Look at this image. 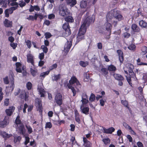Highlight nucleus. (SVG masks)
I'll list each match as a JSON object with an SVG mask.
<instances>
[{
    "label": "nucleus",
    "instance_id": "obj_1",
    "mask_svg": "<svg viewBox=\"0 0 147 147\" xmlns=\"http://www.w3.org/2000/svg\"><path fill=\"white\" fill-rule=\"evenodd\" d=\"M94 16H92V18L90 19L89 17H87L84 21L83 24L80 28L78 36L77 37V41H79L84 39V34L86 32L87 27L89 25L90 23L93 22L94 20Z\"/></svg>",
    "mask_w": 147,
    "mask_h": 147
},
{
    "label": "nucleus",
    "instance_id": "obj_2",
    "mask_svg": "<svg viewBox=\"0 0 147 147\" xmlns=\"http://www.w3.org/2000/svg\"><path fill=\"white\" fill-rule=\"evenodd\" d=\"M123 19V17L117 11L112 10L107 15V21L109 22L111 21V23L114 24L115 26L117 23V21L115 20L116 19L120 21Z\"/></svg>",
    "mask_w": 147,
    "mask_h": 147
},
{
    "label": "nucleus",
    "instance_id": "obj_3",
    "mask_svg": "<svg viewBox=\"0 0 147 147\" xmlns=\"http://www.w3.org/2000/svg\"><path fill=\"white\" fill-rule=\"evenodd\" d=\"M69 84L67 85L68 88L71 90L73 96L76 95V92L79 91V88L81 87V85L79 81L75 77L71 78L69 81Z\"/></svg>",
    "mask_w": 147,
    "mask_h": 147
},
{
    "label": "nucleus",
    "instance_id": "obj_4",
    "mask_svg": "<svg viewBox=\"0 0 147 147\" xmlns=\"http://www.w3.org/2000/svg\"><path fill=\"white\" fill-rule=\"evenodd\" d=\"M15 123L17 125V131L20 134L24 135L26 132L25 129L24 125L21 123L20 119V116L18 115L15 120Z\"/></svg>",
    "mask_w": 147,
    "mask_h": 147
},
{
    "label": "nucleus",
    "instance_id": "obj_5",
    "mask_svg": "<svg viewBox=\"0 0 147 147\" xmlns=\"http://www.w3.org/2000/svg\"><path fill=\"white\" fill-rule=\"evenodd\" d=\"M59 15L63 17L66 16L70 13L67 8L63 5H61L59 7Z\"/></svg>",
    "mask_w": 147,
    "mask_h": 147
},
{
    "label": "nucleus",
    "instance_id": "obj_6",
    "mask_svg": "<svg viewBox=\"0 0 147 147\" xmlns=\"http://www.w3.org/2000/svg\"><path fill=\"white\" fill-rule=\"evenodd\" d=\"M62 96L61 93H58L56 94L55 100L57 104L59 105L62 104Z\"/></svg>",
    "mask_w": 147,
    "mask_h": 147
},
{
    "label": "nucleus",
    "instance_id": "obj_7",
    "mask_svg": "<svg viewBox=\"0 0 147 147\" xmlns=\"http://www.w3.org/2000/svg\"><path fill=\"white\" fill-rule=\"evenodd\" d=\"M9 79L11 80V82L9 84V87H10V91H13L14 87V75L13 73L9 75Z\"/></svg>",
    "mask_w": 147,
    "mask_h": 147
},
{
    "label": "nucleus",
    "instance_id": "obj_8",
    "mask_svg": "<svg viewBox=\"0 0 147 147\" xmlns=\"http://www.w3.org/2000/svg\"><path fill=\"white\" fill-rule=\"evenodd\" d=\"M35 105L38 110L40 113L42 111V107L41 101L40 100L36 98L35 100Z\"/></svg>",
    "mask_w": 147,
    "mask_h": 147
},
{
    "label": "nucleus",
    "instance_id": "obj_9",
    "mask_svg": "<svg viewBox=\"0 0 147 147\" xmlns=\"http://www.w3.org/2000/svg\"><path fill=\"white\" fill-rule=\"evenodd\" d=\"M44 87L42 83H40L38 85V90L40 94L41 97H44L45 92L43 88Z\"/></svg>",
    "mask_w": 147,
    "mask_h": 147
},
{
    "label": "nucleus",
    "instance_id": "obj_10",
    "mask_svg": "<svg viewBox=\"0 0 147 147\" xmlns=\"http://www.w3.org/2000/svg\"><path fill=\"white\" fill-rule=\"evenodd\" d=\"M100 129L101 130L102 129V131L104 133L106 134H111L115 131V129L113 127H111L108 129H106L105 127L100 126H99Z\"/></svg>",
    "mask_w": 147,
    "mask_h": 147
},
{
    "label": "nucleus",
    "instance_id": "obj_11",
    "mask_svg": "<svg viewBox=\"0 0 147 147\" xmlns=\"http://www.w3.org/2000/svg\"><path fill=\"white\" fill-rule=\"evenodd\" d=\"M107 22H106L103 26V28L104 29L108 31L110 34L111 32V30L112 28L111 25L109 22L107 21ZM111 22V21L109 22Z\"/></svg>",
    "mask_w": 147,
    "mask_h": 147
},
{
    "label": "nucleus",
    "instance_id": "obj_12",
    "mask_svg": "<svg viewBox=\"0 0 147 147\" xmlns=\"http://www.w3.org/2000/svg\"><path fill=\"white\" fill-rule=\"evenodd\" d=\"M63 28L65 30L66 34L67 36L71 34V32L69 28V26L68 23H65L64 24L63 26Z\"/></svg>",
    "mask_w": 147,
    "mask_h": 147
},
{
    "label": "nucleus",
    "instance_id": "obj_13",
    "mask_svg": "<svg viewBox=\"0 0 147 147\" xmlns=\"http://www.w3.org/2000/svg\"><path fill=\"white\" fill-rule=\"evenodd\" d=\"M80 109L82 113L86 115L88 114L89 108L88 105H81Z\"/></svg>",
    "mask_w": 147,
    "mask_h": 147
},
{
    "label": "nucleus",
    "instance_id": "obj_14",
    "mask_svg": "<svg viewBox=\"0 0 147 147\" xmlns=\"http://www.w3.org/2000/svg\"><path fill=\"white\" fill-rule=\"evenodd\" d=\"M127 68L128 69V71L129 73L131 74V75H133L134 78V79L136 78L135 75L134 73H133V70L134 69V66L132 64H127L126 65Z\"/></svg>",
    "mask_w": 147,
    "mask_h": 147
},
{
    "label": "nucleus",
    "instance_id": "obj_15",
    "mask_svg": "<svg viewBox=\"0 0 147 147\" xmlns=\"http://www.w3.org/2000/svg\"><path fill=\"white\" fill-rule=\"evenodd\" d=\"M9 118L8 117H5L3 121H0V127H5L9 123Z\"/></svg>",
    "mask_w": 147,
    "mask_h": 147
},
{
    "label": "nucleus",
    "instance_id": "obj_16",
    "mask_svg": "<svg viewBox=\"0 0 147 147\" xmlns=\"http://www.w3.org/2000/svg\"><path fill=\"white\" fill-rule=\"evenodd\" d=\"M15 109V107L12 106L9 107V109H6L5 111L7 115L10 116L12 115Z\"/></svg>",
    "mask_w": 147,
    "mask_h": 147
},
{
    "label": "nucleus",
    "instance_id": "obj_17",
    "mask_svg": "<svg viewBox=\"0 0 147 147\" xmlns=\"http://www.w3.org/2000/svg\"><path fill=\"white\" fill-rule=\"evenodd\" d=\"M27 62L28 63H30L32 65H34V56L32 55L30 53L28 54L27 55Z\"/></svg>",
    "mask_w": 147,
    "mask_h": 147
},
{
    "label": "nucleus",
    "instance_id": "obj_18",
    "mask_svg": "<svg viewBox=\"0 0 147 147\" xmlns=\"http://www.w3.org/2000/svg\"><path fill=\"white\" fill-rule=\"evenodd\" d=\"M72 45V43L71 41H67L65 44L64 48V51L65 53H67L69 51Z\"/></svg>",
    "mask_w": 147,
    "mask_h": 147
},
{
    "label": "nucleus",
    "instance_id": "obj_19",
    "mask_svg": "<svg viewBox=\"0 0 147 147\" xmlns=\"http://www.w3.org/2000/svg\"><path fill=\"white\" fill-rule=\"evenodd\" d=\"M17 1V0H7L8 3L9 5L18 7V4L16 2Z\"/></svg>",
    "mask_w": 147,
    "mask_h": 147
},
{
    "label": "nucleus",
    "instance_id": "obj_20",
    "mask_svg": "<svg viewBox=\"0 0 147 147\" xmlns=\"http://www.w3.org/2000/svg\"><path fill=\"white\" fill-rule=\"evenodd\" d=\"M117 53L119 56V59L121 63H122L123 61V53L121 50L117 51Z\"/></svg>",
    "mask_w": 147,
    "mask_h": 147
},
{
    "label": "nucleus",
    "instance_id": "obj_21",
    "mask_svg": "<svg viewBox=\"0 0 147 147\" xmlns=\"http://www.w3.org/2000/svg\"><path fill=\"white\" fill-rule=\"evenodd\" d=\"M83 141L85 147H91L92 144L85 137L83 138Z\"/></svg>",
    "mask_w": 147,
    "mask_h": 147
},
{
    "label": "nucleus",
    "instance_id": "obj_22",
    "mask_svg": "<svg viewBox=\"0 0 147 147\" xmlns=\"http://www.w3.org/2000/svg\"><path fill=\"white\" fill-rule=\"evenodd\" d=\"M5 26L7 27H10L12 26V21L8 20L7 19H5L4 22Z\"/></svg>",
    "mask_w": 147,
    "mask_h": 147
},
{
    "label": "nucleus",
    "instance_id": "obj_23",
    "mask_svg": "<svg viewBox=\"0 0 147 147\" xmlns=\"http://www.w3.org/2000/svg\"><path fill=\"white\" fill-rule=\"evenodd\" d=\"M131 28L133 31L134 32H138L140 31L139 27L135 24H132L131 26Z\"/></svg>",
    "mask_w": 147,
    "mask_h": 147
},
{
    "label": "nucleus",
    "instance_id": "obj_24",
    "mask_svg": "<svg viewBox=\"0 0 147 147\" xmlns=\"http://www.w3.org/2000/svg\"><path fill=\"white\" fill-rule=\"evenodd\" d=\"M28 93L26 92L25 91H23L22 92V96H21L22 98H24L25 101L28 100Z\"/></svg>",
    "mask_w": 147,
    "mask_h": 147
},
{
    "label": "nucleus",
    "instance_id": "obj_25",
    "mask_svg": "<svg viewBox=\"0 0 147 147\" xmlns=\"http://www.w3.org/2000/svg\"><path fill=\"white\" fill-rule=\"evenodd\" d=\"M139 25L143 28H147V23L143 20H141L139 22Z\"/></svg>",
    "mask_w": 147,
    "mask_h": 147
},
{
    "label": "nucleus",
    "instance_id": "obj_26",
    "mask_svg": "<svg viewBox=\"0 0 147 147\" xmlns=\"http://www.w3.org/2000/svg\"><path fill=\"white\" fill-rule=\"evenodd\" d=\"M113 76L117 80H122L123 79V77L120 75L115 74Z\"/></svg>",
    "mask_w": 147,
    "mask_h": 147
},
{
    "label": "nucleus",
    "instance_id": "obj_27",
    "mask_svg": "<svg viewBox=\"0 0 147 147\" xmlns=\"http://www.w3.org/2000/svg\"><path fill=\"white\" fill-rule=\"evenodd\" d=\"M87 3L86 1H82L80 2V6L82 8H84L87 6Z\"/></svg>",
    "mask_w": 147,
    "mask_h": 147
},
{
    "label": "nucleus",
    "instance_id": "obj_28",
    "mask_svg": "<svg viewBox=\"0 0 147 147\" xmlns=\"http://www.w3.org/2000/svg\"><path fill=\"white\" fill-rule=\"evenodd\" d=\"M99 71L104 76L107 75L108 73L107 70L105 68H102Z\"/></svg>",
    "mask_w": 147,
    "mask_h": 147
},
{
    "label": "nucleus",
    "instance_id": "obj_29",
    "mask_svg": "<svg viewBox=\"0 0 147 147\" xmlns=\"http://www.w3.org/2000/svg\"><path fill=\"white\" fill-rule=\"evenodd\" d=\"M65 20L66 22H72L74 21L72 17L71 16L67 17L65 18Z\"/></svg>",
    "mask_w": 147,
    "mask_h": 147
},
{
    "label": "nucleus",
    "instance_id": "obj_30",
    "mask_svg": "<svg viewBox=\"0 0 147 147\" xmlns=\"http://www.w3.org/2000/svg\"><path fill=\"white\" fill-rule=\"evenodd\" d=\"M2 135L3 138H4L5 140L7 139V138H9L12 136L11 135H9L5 132H3L2 133Z\"/></svg>",
    "mask_w": 147,
    "mask_h": 147
},
{
    "label": "nucleus",
    "instance_id": "obj_31",
    "mask_svg": "<svg viewBox=\"0 0 147 147\" xmlns=\"http://www.w3.org/2000/svg\"><path fill=\"white\" fill-rule=\"evenodd\" d=\"M18 7H12L9 8L8 9H7L6 10H7L8 12H9V13H10V14H11L13 13V10L16 9Z\"/></svg>",
    "mask_w": 147,
    "mask_h": 147
},
{
    "label": "nucleus",
    "instance_id": "obj_32",
    "mask_svg": "<svg viewBox=\"0 0 147 147\" xmlns=\"http://www.w3.org/2000/svg\"><path fill=\"white\" fill-rule=\"evenodd\" d=\"M60 78V74L58 75H54L52 77V79L53 80L57 81Z\"/></svg>",
    "mask_w": 147,
    "mask_h": 147
},
{
    "label": "nucleus",
    "instance_id": "obj_33",
    "mask_svg": "<svg viewBox=\"0 0 147 147\" xmlns=\"http://www.w3.org/2000/svg\"><path fill=\"white\" fill-rule=\"evenodd\" d=\"M84 81L86 82L88 81L90 79V77L88 73V72H86V73L84 74Z\"/></svg>",
    "mask_w": 147,
    "mask_h": 147
},
{
    "label": "nucleus",
    "instance_id": "obj_34",
    "mask_svg": "<svg viewBox=\"0 0 147 147\" xmlns=\"http://www.w3.org/2000/svg\"><path fill=\"white\" fill-rule=\"evenodd\" d=\"M80 64L82 67H84L88 65V63L87 61L84 62L81 61L80 62Z\"/></svg>",
    "mask_w": 147,
    "mask_h": 147
},
{
    "label": "nucleus",
    "instance_id": "obj_35",
    "mask_svg": "<svg viewBox=\"0 0 147 147\" xmlns=\"http://www.w3.org/2000/svg\"><path fill=\"white\" fill-rule=\"evenodd\" d=\"M108 70L110 71H114L116 69V67L113 65H111L108 67Z\"/></svg>",
    "mask_w": 147,
    "mask_h": 147
},
{
    "label": "nucleus",
    "instance_id": "obj_36",
    "mask_svg": "<svg viewBox=\"0 0 147 147\" xmlns=\"http://www.w3.org/2000/svg\"><path fill=\"white\" fill-rule=\"evenodd\" d=\"M26 127L28 133L29 134H31L33 132L32 129L30 126L26 125Z\"/></svg>",
    "mask_w": 147,
    "mask_h": 147
},
{
    "label": "nucleus",
    "instance_id": "obj_37",
    "mask_svg": "<svg viewBox=\"0 0 147 147\" xmlns=\"http://www.w3.org/2000/svg\"><path fill=\"white\" fill-rule=\"evenodd\" d=\"M121 103L125 107H127L128 109H129V107L128 105V102L126 100H122L121 101Z\"/></svg>",
    "mask_w": 147,
    "mask_h": 147
},
{
    "label": "nucleus",
    "instance_id": "obj_38",
    "mask_svg": "<svg viewBox=\"0 0 147 147\" xmlns=\"http://www.w3.org/2000/svg\"><path fill=\"white\" fill-rule=\"evenodd\" d=\"M30 72L32 75L34 76H35L37 73V71L36 69H34L32 68H30Z\"/></svg>",
    "mask_w": 147,
    "mask_h": 147
},
{
    "label": "nucleus",
    "instance_id": "obj_39",
    "mask_svg": "<svg viewBox=\"0 0 147 147\" xmlns=\"http://www.w3.org/2000/svg\"><path fill=\"white\" fill-rule=\"evenodd\" d=\"M147 53V48L146 47H143L142 49V52L141 54L142 55H144Z\"/></svg>",
    "mask_w": 147,
    "mask_h": 147
},
{
    "label": "nucleus",
    "instance_id": "obj_40",
    "mask_svg": "<svg viewBox=\"0 0 147 147\" xmlns=\"http://www.w3.org/2000/svg\"><path fill=\"white\" fill-rule=\"evenodd\" d=\"M3 80L4 83L5 84H7L9 83V81L8 80V76H6L3 78Z\"/></svg>",
    "mask_w": 147,
    "mask_h": 147
},
{
    "label": "nucleus",
    "instance_id": "obj_41",
    "mask_svg": "<svg viewBox=\"0 0 147 147\" xmlns=\"http://www.w3.org/2000/svg\"><path fill=\"white\" fill-rule=\"evenodd\" d=\"M76 3V0H71L69 2V3L68 4L71 6H73Z\"/></svg>",
    "mask_w": 147,
    "mask_h": 147
},
{
    "label": "nucleus",
    "instance_id": "obj_42",
    "mask_svg": "<svg viewBox=\"0 0 147 147\" xmlns=\"http://www.w3.org/2000/svg\"><path fill=\"white\" fill-rule=\"evenodd\" d=\"M49 72L50 71H48L46 72H42L40 74V76L44 78L46 76L49 74Z\"/></svg>",
    "mask_w": 147,
    "mask_h": 147
},
{
    "label": "nucleus",
    "instance_id": "obj_43",
    "mask_svg": "<svg viewBox=\"0 0 147 147\" xmlns=\"http://www.w3.org/2000/svg\"><path fill=\"white\" fill-rule=\"evenodd\" d=\"M102 141L105 144H109L110 141V140L109 138H106L102 140Z\"/></svg>",
    "mask_w": 147,
    "mask_h": 147
},
{
    "label": "nucleus",
    "instance_id": "obj_44",
    "mask_svg": "<svg viewBox=\"0 0 147 147\" xmlns=\"http://www.w3.org/2000/svg\"><path fill=\"white\" fill-rule=\"evenodd\" d=\"M81 101L82 103V105H87L86 104L88 102V99H82Z\"/></svg>",
    "mask_w": 147,
    "mask_h": 147
},
{
    "label": "nucleus",
    "instance_id": "obj_45",
    "mask_svg": "<svg viewBox=\"0 0 147 147\" xmlns=\"http://www.w3.org/2000/svg\"><path fill=\"white\" fill-rule=\"evenodd\" d=\"M136 47L135 45L132 44L128 47V48L131 50H134L136 49Z\"/></svg>",
    "mask_w": 147,
    "mask_h": 147
},
{
    "label": "nucleus",
    "instance_id": "obj_46",
    "mask_svg": "<svg viewBox=\"0 0 147 147\" xmlns=\"http://www.w3.org/2000/svg\"><path fill=\"white\" fill-rule=\"evenodd\" d=\"M32 84L30 82H28L26 84V87L28 90H30L32 87Z\"/></svg>",
    "mask_w": 147,
    "mask_h": 147
},
{
    "label": "nucleus",
    "instance_id": "obj_47",
    "mask_svg": "<svg viewBox=\"0 0 147 147\" xmlns=\"http://www.w3.org/2000/svg\"><path fill=\"white\" fill-rule=\"evenodd\" d=\"M25 140L24 142V144L26 145L30 142V138L27 136H25Z\"/></svg>",
    "mask_w": 147,
    "mask_h": 147
},
{
    "label": "nucleus",
    "instance_id": "obj_48",
    "mask_svg": "<svg viewBox=\"0 0 147 147\" xmlns=\"http://www.w3.org/2000/svg\"><path fill=\"white\" fill-rule=\"evenodd\" d=\"M41 48L42 49V50L45 53H46L48 51V49L47 47L45 45H42L41 46Z\"/></svg>",
    "mask_w": 147,
    "mask_h": 147
},
{
    "label": "nucleus",
    "instance_id": "obj_49",
    "mask_svg": "<svg viewBox=\"0 0 147 147\" xmlns=\"http://www.w3.org/2000/svg\"><path fill=\"white\" fill-rule=\"evenodd\" d=\"M52 126V125L51 123L50 122H48L46 123L45 127L46 128H51Z\"/></svg>",
    "mask_w": 147,
    "mask_h": 147
},
{
    "label": "nucleus",
    "instance_id": "obj_50",
    "mask_svg": "<svg viewBox=\"0 0 147 147\" xmlns=\"http://www.w3.org/2000/svg\"><path fill=\"white\" fill-rule=\"evenodd\" d=\"M95 98V96L93 94H92L89 98V100L90 101H93L94 100Z\"/></svg>",
    "mask_w": 147,
    "mask_h": 147
},
{
    "label": "nucleus",
    "instance_id": "obj_51",
    "mask_svg": "<svg viewBox=\"0 0 147 147\" xmlns=\"http://www.w3.org/2000/svg\"><path fill=\"white\" fill-rule=\"evenodd\" d=\"M16 70L18 72L21 73L22 72V70L24 71V69L22 67H17L16 68Z\"/></svg>",
    "mask_w": 147,
    "mask_h": 147
},
{
    "label": "nucleus",
    "instance_id": "obj_52",
    "mask_svg": "<svg viewBox=\"0 0 147 147\" xmlns=\"http://www.w3.org/2000/svg\"><path fill=\"white\" fill-rule=\"evenodd\" d=\"M11 46L13 49H15L17 46V44L16 43H14L13 42L11 43L10 44Z\"/></svg>",
    "mask_w": 147,
    "mask_h": 147
},
{
    "label": "nucleus",
    "instance_id": "obj_53",
    "mask_svg": "<svg viewBox=\"0 0 147 147\" xmlns=\"http://www.w3.org/2000/svg\"><path fill=\"white\" fill-rule=\"evenodd\" d=\"M19 5L20 7H22L25 6L26 3L23 1H20Z\"/></svg>",
    "mask_w": 147,
    "mask_h": 147
},
{
    "label": "nucleus",
    "instance_id": "obj_54",
    "mask_svg": "<svg viewBox=\"0 0 147 147\" xmlns=\"http://www.w3.org/2000/svg\"><path fill=\"white\" fill-rule=\"evenodd\" d=\"M45 35L46 38H49L51 37V34L49 32L45 33Z\"/></svg>",
    "mask_w": 147,
    "mask_h": 147
},
{
    "label": "nucleus",
    "instance_id": "obj_55",
    "mask_svg": "<svg viewBox=\"0 0 147 147\" xmlns=\"http://www.w3.org/2000/svg\"><path fill=\"white\" fill-rule=\"evenodd\" d=\"M15 142H16L20 141L21 139V137L20 136L16 137V136H14Z\"/></svg>",
    "mask_w": 147,
    "mask_h": 147
},
{
    "label": "nucleus",
    "instance_id": "obj_56",
    "mask_svg": "<svg viewBox=\"0 0 147 147\" xmlns=\"http://www.w3.org/2000/svg\"><path fill=\"white\" fill-rule=\"evenodd\" d=\"M44 54L43 53H40L39 55V58L40 60H42L44 58Z\"/></svg>",
    "mask_w": 147,
    "mask_h": 147
},
{
    "label": "nucleus",
    "instance_id": "obj_57",
    "mask_svg": "<svg viewBox=\"0 0 147 147\" xmlns=\"http://www.w3.org/2000/svg\"><path fill=\"white\" fill-rule=\"evenodd\" d=\"M55 17V15L53 14H50L48 15V18L49 19H53Z\"/></svg>",
    "mask_w": 147,
    "mask_h": 147
},
{
    "label": "nucleus",
    "instance_id": "obj_58",
    "mask_svg": "<svg viewBox=\"0 0 147 147\" xmlns=\"http://www.w3.org/2000/svg\"><path fill=\"white\" fill-rule=\"evenodd\" d=\"M9 99L6 98L5 99L4 101V105L5 106H8L9 104Z\"/></svg>",
    "mask_w": 147,
    "mask_h": 147
},
{
    "label": "nucleus",
    "instance_id": "obj_59",
    "mask_svg": "<svg viewBox=\"0 0 147 147\" xmlns=\"http://www.w3.org/2000/svg\"><path fill=\"white\" fill-rule=\"evenodd\" d=\"M28 105L26 103L24 105V107L23 108V112L24 113H25L26 112V109L28 107Z\"/></svg>",
    "mask_w": 147,
    "mask_h": 147
},
{
    "label": "nucleus",
    "instance_id": "obj_60",
    "mask_svg": "<svg viewBox=\"0 0 147 147\" xmlns=\"http://www.w3.org/2000/svg\"><path fill=\"white\" fill-rule=\"evenodd\" d=\"M123 125L126 129H129V128H130V127L126 123H123Z\"/></svg>",
    "mask_w": 147,
    "mask_h": 147
},
{
    "label": "nucleus",
    "instance_id": "obj_61",
    "mask_svg": "<svg viewBox=\"0 0 147 147\" xmlns=\"http://www.w3.org/2000/svg\"><path fill=\"white\" fill-rule=\"evenodd\" d=\"M57 67V65L56 64H54L52 65L50 68V70H52L56 68Z\"/></svg>",
    "mask_w": 147,
    "mask_h": 147
},
{
    "label": "nucleus",
    "instance_id": "obj_62",
    "mask_svg": "<svg viewBox=\"0 0 147 147\" xmlns=\"http://www.w3.org/2000/svg\"><path fill=\"white\" fill-rule=\"evenodd\" d=\"M129 131L131 134L132 135H136V133L130 127V128H129Z\"/></svg>",
    "mask_w": 147,
    "mask_h": 147
},
{
    "label": "nucleus",
    "instance_id": "obj_63",
    "mask_svg": "<svg viewBox=\"0 0 147 147\" xmlns=\"http://www.w3.org/2000/svg\"><path fill=\"white\" fill-rule=\"evenodd\" d=\"M30 145L32 146L33 147H35L36 146V143L34 141V140H33L32 141H31L30 142Z\"/></svg>",
    "mask_w": 147,
    "mask_h": 147
},
{
    "label": "nucleus",
    "instance_id": "obj_64",
    "mask_svg": "<svg viewBox=\"0 0 147 147\" xmlns=\"http://www.w3.org/2000/svg\"><path fill=\"white\" fill-rule=\"evenodd\" d=\"M26 45L29 48H30L31 47V43L30 41L27 40L26 42Z\"/></svg>",
    "mask_w": 147,
    "mask_h": 147
}]
</instances>
